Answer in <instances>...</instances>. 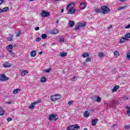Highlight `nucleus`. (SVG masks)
Here are the masks:
<instances>
[{
  "instance_id": "obj_1",
  "label": "nucleus",
  "mask_w": 130,
  "mask_h": 130,
  "mask_svg": "<svg viewBox=\"0 0 130 130\" xmlns=\"http://www.w3.org/2000/svg\"><path fill=\"white\" fill-rule=\"evenodd\" d=\"M95 13H101L102 14H108L109 12H110V9L108 7L102 6L100 9H94Z\"/></svg>"
},
{
  "instance_id": "obj_2",
  "label": "nucleus",
  "mask_w": 130,
  "mask_h": 130,
  "mask_svg": "<svg viewBox=\"0 0 130 130\" xmlns=\"http://www.w3.org/2000/svg\"><path fill=\"white\" fill-rule=\"evenodd\" d=\"M129 38H130V33L127 32L124 35V37L121 38L119 43H124V40H128Z\"/></svg>"
},
{
  "instance_id": "obj_3",
  "label": "nucleus",
  "mask_w": 130,
  "mask_h": 130,
  "mask_svg": "<svg viewBox=\"0 0 130 130\" xmlns=\"http://www.w3.org/2000/svg\"><path fill=\"white\" fill-rule=\"evenodd\" d=\"M48 119L50 121H52L53 119H54L55 121H56L58 119V117H57V115L56 114H51L49 115Z\"/></svg>"
},
{
  "instance_id": "obj_4",
  "label": "nucleus",
  "mask_w": 130,
  "mask_h": 130,
  "mask_svg": "<svg viewBox=\"0 0 130 130\" xmlns=\"http://www.w3.org/2000/svg\"><path fill=\"white\" fill-rule=\"evenodd\" d=\"M80 129V126L78 124L70 125L68 126L67 130H75Z\"/></svg>"
},
{
  "instance_id": "obj_5",
  "label": "nucleus",
  "mask_w": 130,
  "mask_h": 130,
  "mask_svg": "<svg viewBox=\"0 0 130 130\" xmlns=\"http://www.w3.org/2000/svg\"><path fill=\"white\" fill-rule=\"evenodd\" d=\"M61 98V95L60 94H56L51 96V100L53 102H55L58 99H60Z\"/></svg>"
},
{
  "instance_id": "obj_6",
  "label": "nucleus",
  "mask_w": 130,
  "mask_h": 130,
  "mask_svg": "<svg viewBox=\"0 0 130 130\" xmlns=\"http://www.w3.org/2000/svg\"><path fill=\"white\" fill-rule=\"evenodd\" d=\"M10 78L9 77L6 76L5 74H2L0 76V81H9Z\"/></svg>"
},
{
  "instance_id": "obj_7",
  "label": "nucleus",
  "mask_w": 130,
  "mask_h": 130,
  "mask_svg": "<svg viewBox=\"0 0 130 130\" xmlns=\"http://www.w3.org/2000/svg\"><path fill=\"white\" fill-rule=\"evenodd\" d=\"M41 15L44 18H46V17H49V15H50V13L47 12L45 11H43Z\"/></svg>"
},
{
  "instance_id": "obj_8",
  "label": "nucleus",
  "mask_w": 130,
  "mask_h": 130,
  "mask_svg": "<svg viewBox=\"0 0 130 130\" xmlns=\"http://www.w3.org/2000/svg\"><path fill=\"white\" fill-rule=\"evenodd\" d=\"M67 11H68L67 14H75L77 10H76V9L73 8H71V9L69 8L68 10H67Z\"/></svg>"
},
{
  "instance_id": "obj_9",
  "label": "nucleus",
  "mask_w": 130,
  "mask_h": 130,
  "mask_svg": "<svg viewBox=\"0 0 130 130\" xmlns=\"http://www.w3.org/2000/svg\"><path fill=\"white\" fill-rule=\"evenodd\" d=\"M75 6V3H72L67 6V10H69V9H73Z\"/></svg>"
},
{
  "instance_id": "obj_10",
  "label": "nucleus",
  "mask_w": 130,
  "mask_h": 130,
  "mask_svg": "<svg viewBox=\"0 0 130 130\" xmlns=\"http://www.w3.org/2000/svg\"><path fill=\"white\" fill-rule=\"evenodd\" d=\"M118 102L117 101H113L112 102V104L111 105V107H114V106H116V105H118Z\"/></svg>"
},
{
  "instance_id": "obj_11",
  "label": "nucleus",
  "mask_w": 130,
  "mask_h": 130,
  "mask_svg": "<svg viewBox=\"0 0 130 130\" xmlns=\"http://www.w3.org/2000/svg\"><path fill=\"white\" fill-rule=\"evenodd\" d=\"M86 4L84 2H82L79 6L80 9H81V10H84V9H85V8H86Z\"/></svg>"
},
{
  "instance_id": "obj_12",
  "label": "nucleus",
  "mask_w": 130,
  "mask_h": 130,
  "mask_svg": "<svg viewBox=\"0 0 130 130\" xmlns=\"http://www.w3.org/2000/svg\"><path fill=\"white\" fill-rule=\"evenodd\" d=\"M77 25H79V26L81 28H85L86 27V22H83L82 23L79 22L77 23Z\"/></svg>"
},
{
  "instance_id": "obj_13",
  "label": "nucleus",
  "mask_w": 130,
  "mask_h": 130,
  "mask_svg": "<svg viewBox=\"0 0 130 130\" xmlns=\"http://www.w3.org/2000/svg\"><path fill=\"white\" fill-rule=\"evenodd\" d=\"M118 89H119V86L118 85L115 86L112 89L113 93H114V92H116L117 90H118Z\"/></svg>"
},
{
  "instance_id": "obj_14",
  "label": "nucleus",
  "mask_w": 130,
  "mask_h": 130,
  "mask_svg": "<svg viewBox=\"0 0 130 130\" xmlns=\"http://www.w3.org/2000/svg\"><path fill=\"white\" fill-rule=\"evenodd\" d=\"M67 55H68V53L67 52H60L59 54V56L61 57H64L65 56H67Z\"/></svg>"
},
{
  "instance_id": "obj_15",
  "label": "nucleus",
  "mask_w": 130,
  "mask_h": 130,
  "mask_svg": "<svg viewBox=\"0 0 130 130\" xmlns=\"http://www.w3.org/2000/svg\"><path fill=\"white\" fill-rule=\"evenodd\" d=\"M6 49L8 51H11V50L13 49V45H9V46H7Z\"/></svg>"
},
{
  "instance_id": "obj_16",
  "label": "nucleus",
  "mask_w": 130,
  "mask_h": 130,
  "mask_svg": "<svg viewBox=\"0 0 130 130\" xmlns=\"http://www.w3.org/2000/svg\"><path fill=\"white\" fill-rule=\"evenodd\" d=\"M37 54V52L36 51H32L30 52V55L32 56V57H35V56H36V54Z\"/></svg>"
},
{
  "instance_id": "obj_17",
  "label": "nucleus",
  "mask_w": 130,
  "mask_h": 130,
  "mask_svg": "<svg viewBox=\"0 0 130 130\" xmlns=\"http://www.w3.org/2000/svg\"><path fill=\"white\" fill-rule=\"evenodd\" d=\"M98 120H99V119H94L92 121V125H96V123H97V122L98 121Z\"/></svg>"
},
{
  "instance_id": "obj_18",
  "label": "nucleus",
  "mask_w": 130,
  "mask_h": 130,
  "mask_svg": "<svg viewBox=\"0 0 130 130\" xmlns=\"http://www.w3.org/2000/svg\"><path fill=\"white\" fill-rule=\"evenodd\" d=\"M84 117H89V115H90V113L87 111L84 112L83 114Z\"/></svg>"
},
{
  "instance_id": "obj_19",
  "label": "nucleus",
  "mask_w": 130,
  "mask_h": 130,
  "mask_svg": "<svg viewBox=\"0 0 130 130\" xmlns=\"http://www.w3.org/2000/svg\"><path fill=\"white\" fill-rule=\"evenodd\" d=\"M3 67L4 68H10L11 67V64L9 62H6L5 63L3 64Z\"/></svg>"
},
{
  "instance_id": "obj_20",
  "label": "nucleus",
  "mask_w": 130,
  "mask_h": 130,
  "mask_svg": "<svg viewBox=\"0 0 130 130\" xmlns=\"http://www.w3.org/2000/svg\"><path fill=\"white\" fill-rule=\"evenodd\" d=\"M41 83H45L46 82V77H43L41 79Z\"/></svg>"
},
{
  "instance_id": "obj_21",
  "label": "nucleus",
  "mask_w": 130,
  "mask_h": 130,
  "mask_svg": "<svg viewBox=\"0 0 130 130\" xmlns=\"http://www.w3.org/2000/svg\"><path fill=\"white\" fill-rule=\"evenodd\" d=\"M20 91H21V89L20 88L14 89L13 91V94H17L18 92H20Z\"/></svg>"
},
{
  "instance_id": "obj_22",
  "label": "nucleus",
  "mask_w": 130,
  "mask_h": 130,
  "mask_svg": "<svg viewBox=\"0 0 130 130\" xmlns=\"http://www.w3.org/2000/svg\"><path fill=\"white\" fill-rule=\"evenodd\" d=\"M69 26L70 27H74L75 26V22L73 21H70L69 22Z\"/></svg>"
},
{
  "instance_id": "obj_23",
  "label": "nucleus",
  "mask_w": 130,
  "mask_h": 130,
  "mask_svg": "<svg viewBox=\"0 0 130 130\" xmlns=\"http://www.w3.org/2000/svg\"><path fill=\"white\" fill-rule=\"evenodd\" d=\"M52 34H58V30L57 29H53L51 31Z\"/></svg>"
},
{
  "instance_id": "obj_24",
  "label": "nucleus",
  "mask_w": 130,
  "mask_h": 130,
  "mask_svg": "<svg viewBox=\"0 0 130 130\" xmlns=\"http://www.w3.org/2000/svg\"><path fill=\"white\" fill-rule=\"evenodd\" d=\"M82 56H83V57H89V56H90V55L88 53H84L82 55Z\"/></svg>"
},
{
  "instance_id": "obj_25",
  "label": "nucleus",
  "mask_w": 130,
  "mask_h": 130,
  "mask_svg": "<svg viewBox=\"0 0 130 130\" xmlns=\"http://www.w3.org/2000/svg\"><path fill=\"white\" fill-rule=\"evenodd\" d=\"M41 37L42 39H46V38H47V35L43 34L42 35Z\"/></svg>"
},
{
  "instance_id": "obj_26",
  "label": "nucleus",
  "mask_w": 130,
  "mask_h": 130,
  "mask_svg": "<svg viewBox=\"0 0 130 130\" xmlns=\"http://www.w3.org/2000/svg\"><path fill=\"white\" fill-rule=\"evenodd\" d=\"M99 57L101 58V57H104L105 55H104V53L101 52L99 53Z\"/></svg>"
},
{
  "instance_id": "obj_27",
  "label": "nucleus",
  "mask_w": 130,
  "mask_h": 130,
  "mask_svg": "<svg viewBox=\"0 0 130 130\" xmlns=\"http://www.w3.org/2000/svg\"><path fill=\"white\" fill-rule=\"evenodd\" d=\"M27 73H28V71H27L26 70L22 71L21 72V76H22V77H24V76H25V75H26V74H27Z\"/></svg>"
},
{
  "instance_id": "obj_28",
  "label": "nucleus",
  "mask_w": 130,
  "mask_h": 130,
  "mask_svg": "<svg viewBox=\"0 0 130 130\" xmlns=\"http://www.w3.org/2000/svg\"><path fill=\"white\" fill-rule=\"evenodd\" d=\"M5 114V111L2 110V107H0V115H4Z\"/></svg>"
},
{
  "instance_id": "obj_29",
  "label": "nucleus",
  "mask_w": 130,
  "mask_h": 130,
  "mask_svg": "<svg viewBox=\"0 0 130 130\" xmlns=\"http://www.w3.org/2000/svg\"><path fill=\"white\" fill-rule=\"evenodd\" d=\"M114 55L115 56H119V52L117 51H115L114 52Z\"/></svg>"
},
{
  "instance_id": "obj_30",
  "label": "nucleus",
  "mask_w": 130,
  "mask_h": 130,
  "mask_svg": "<svg viewBox=\"0 0 130 130\" xmlns=\"http://www.w3.org/2000/svg\"><path fill=\"white\" fill-rule=\"evenodd\" d=\"M38 103H41V100H38L37 102L32 103V104L33 105H36Z\"/></svg>"
},
{
  "instance_id": "obj_31",
  "label": "nucleus",
  "mask_w": 130,
  "mask_h": 130,
  "mask_svg": "<svg viewBox=\"0 0 130 130\" xmlns=\"http://www.w3.org/2000/svg\"><path fill=\"white\" fill-rule=\"evenodd\" d=\"M3 12H9V7H5L3 8Z\"/></svg>"
},
{
  "instance_id": "obj_32",
  "label": "nucleus",
  "mask_w": 130,
  "mask_h": 130,
  "mask_svg": "<svg viewBox=\"0 0 130 130\" xmlns=\"http://www.w3.org/2000/svg\"><path fill=\"white\" fill-rule=\"evenodd\" d=\"M96 102L100 103L101 102V98L99 96L96 97Z\"/></svg>"
},
{
  "instance_id": "obj_33",
  "label": "nucleus",
  "mask_w": 130,
  "mask_h": 130,
  "mask_svg": "<svg viewBox=\"0 0 130 130\" xmlns=\"http://www.w3.org/2000/svg\"><path fill=\"white\" fill-rule=\"evenodd\" d=\"M14 38V36H12L9 38H8L7 39H8V41H13V39Z\"/></svg>"
},
{
  "instance_id": "obj_34",
  "label": "nucleus",
  "mask_w": 130,
  "mask_h": 130,
  "mask_svg": "<svg viewBox=\"0 0 130 130\" xmlns=\"http://www.w3.org/2000/svg\"><path fill=\"white\" fill-rule=\"evenodd\" d=\"M34 107H35V106H34L32 104H31V105H30L29 106V109H34Z\"/></svg>"
},
{
  "instance_id": "obj_35",
  "label": "nucleus",
  "mask_w": 130,
  "mask_h": 130,
  "mask_svg": "<svg viewBox=\"0 0 130 130\" xmlns=\"http://www.w3.org/2000/svg\"><path fill=\"white\" fill-rule=\"evenodd\" d=\"M51 71V68H49V69L44 70V72L45 73H50Z\"/></svg>"
},
{
  "instance_id": "obj_36",
  "label": "nucleus",
  "mask_w": 130,
  "mask_h": 130,
  "mask_svg": "<svg viewBox=\"0 0 130 130\" xmlns=\"http://www.w3.org/2000/svg\"><path fill=\"white\" fill-rule=\"evenodd\" d=\"M124 129H129L130 128V124L129 125H125L124 127Z\"/></svg>"
},
{
  "instance_id": "obj_37",
  "label": "nucleus",
  "mask_w": 130,
  "mask_h": 130,
  "mask_svg": "<svg viewBox=\"0 0 130 130\" xmlns=\"http://www.w3.org/2000/svg\"><path fill=\"white\" fill-rule=\"evenodd\" d=\"M80 26L79 25H78V26H75L74 30H80Z\"/></svg>"
},
{
  "instance_id": "obj_38",
  "label": "nucleus",
  "mask_w": 130,
  "mask_h": 130,
  "mask_svg": "<svg viewBox=\"0 0 130 130\" xmlns=\"http://www.w3.org/2000/svg\"><path fill=\"white\" fill-rule=\"evenodd\" d=\"M78 80V77H74L73 78V79L71 80L72 82H75V81H77Z\"/></svg>"
},
{
  "instance_id": "obj_39",
  "label": "nucleus",
  "mask_w": 130,
  "mask_h": 130,
  "mask_svg": "<svg viewBox=\"0 0 130 130\" xmlns=\"http://www.w3.org/2000/svg\"><path fill=\"white\" fill-rule=\"evenodd\" d=\"M74 104V101H70L68 102L69 105H73Z\"/></svg>"
},
{
  "instance_id": "obj_40",
  "label": "nucleus",
  "mask_w": 130,
  "mask_h": 130,
  "mask_svg": "<svg viewBox=\"0 0 130 130\" xmlns=\"http://www.w3.org/2000/svg\"><path fill=\"white\" fill-rule=\"evenodd\" d=\"M59 43H61V42H64V39L63 38H60L59 40Z\"/></svg>"
},
{
  "instance_id": "obj_41",
  "label": "nucleus",
  "mask_w": 130,
  "mask_h": 130,
  "mask_svg": "<svg viewBox=\"0 0 130 130\" xmlns=\"http://www.w3.org/2000/svg\"><path fill=\"white\" fill-rule=\"evenodd\" d=\"M36 41L37 42H39L40 41H41V38H37L36 40Z\"/></svg>"
},
{
  "instance_id": "obj_42",
  "label": "nucleus",
  "mask_w": 130,
  "mask_h": 130,
  "mask_svg": "<svg viewBox=\"0 0 130 130\" xmlns=\"http://www.w3.org/2000/svg\"><path fill=\"white\" fill-rule=\"evenodd\" d=\"M20 34H21V31H18L16 34V37H19Z\"/></svg>"
},
{
  "instance_id": "obj_43",
  "label": "nucleus",
  "mask_w": 130,
  "mask_h": 130,
  "mask_svg": "<svg viewBox=\"0 0 130 130\" xmlns=\"http://www.w3.org/2000/svg\"><path fill=\"white\" fill-rule=\"evenodd\" d=\"M86 62H88L89 61H91V58L90 57H87L86 59Z\"/></svg>"
},
{
  "instance_id": "obj_44",
  "label": "nucleus",
  "mask_w": 130,
  "mask_h": 130,
  "mask_svg": "<svg viewBox=\"0 0 130 130\" xmlns=\"http://www.w3.org/2000/svg\"><path fill=\"white\" fill-rule=\"evenodd\" d=\"M123 9H125V7H119L118 9V11H121V10H123Z\"/></svg>"
},
{
  "instance_id": "obj_45",
  "label": "nucleus",
  "mask_w": 130,
  "mask_h": 130,
  "mask_svg": "<svg viewBox=\"0 0 130 130\" xmlns=\"http://www.w3.org/2000/svg\"><path fill=\"white\" fill-rule=\"evenodd\" d=\"M5 3V0H0V6Z\"/></svg>"
},
{
  "instance_id": "obj_46",
  "label": "nucleus",
  "mask_w": 130,
  "mask_h": 130,
  "mask_svg": "<svg viewBox=\"0 0 130 130\" xmlns=\"http://www.w3.org/2000/svg\"><path fill=\"white\" fill-rule=\"evenodd\" d=\"M127 114L128 115V116H130V110H128L127 111Z\"/></svg>"
},
{
  "instance_id": "obj_47",
  "label": "nucleus",
  "mask_w": 130,
  "mask_h": 130,
  "mask_svg": "<svg viewBox=\"0 0 130 130\" xmlns=\"http://www.w3.org/2000/svg\"><path fill=\"white\" fill-rule=\"evenodd\" d=\"M127 58H128L129 60H130V53L127 54Z\"/></svg>"
},
{
  "instance_id": "obj_48",
  "label": "nucleus",
  "mask_w": 130,
  "mask_h": 130,
  "mask_svg": "<svg viewBox=\"0 0 130 130\" xmlns=\"http://www.w3.org/2000/svg\"><path fill=\"white\" fill-rule=\"evenodd\" d=\"M11 120H12V118H9L7 119V121L8 122H10V121H11Z\"/></svg>"
},
{
  "instance_id": "obj_49",
  "label": "nucleus",
  "mask_w": 130,
  "mask_h": 130,
  "mask_svg": "<svg viewBox=\"0 0 130 130\" xmlns=\"http://www.w3.org/2000/svg\"><path fill=\"white\" fill-rule=\"evenodd\" d=\"M35 30H36V31H38V30H39V26L36 27L35 28Z\"/></svg>"
},
{
  "instance_id": "obj_50",
  "label": "nucleus",
  "mask_w": 130,
  "mask_h": 130,
  "mask_svg": "<svg viewBox=\"0 0 130 130\" xmlns=\"http://www.w3.org/2000/svg\"><path fill=\"white\" fill-rule=\"evenodd\" d=\"M6 103H7V104L10 105V104H12V103H13V102H6Z\"/></svg>"
},
{
  "instance_id": "obj_51",
  "label": "nucleus",
  "mask_w": 130,
  "mask_h": 130,
  "mask_svg": "<svg viewBox=\"0 0 130 130\" xmlns=\"http://www.w3.org/2000/svg\"><path fill=\"white\" fill-rule=\"evenodd\" d=\"M9 53H10V54L11 55L14 53V52L12 50H11V51H9Z\"/></svg>"
},
{
  "instance_id": "obj_52",
  "label": "nucleus",
  "mask_w": 130,
  "mask_h": 130,
  "mask_svg": "<svg viewBox=\"0 0 130 130\" xmlns=\"http://www.w3.org/2000/svg\"><path fill=\"white\" fill-rule=\"evenodd\" d=\"M11 55L13 57H15V56H16V54H15L14 53H13Z\"/></svg>"
},
{
  "instance_id": "obj_53",
  "label": "nucleus",
  "mask_w": 130,
  "mask_h": 130,
  "mask_svg": "<svg viewBox=\"0 0 130 130\" xmlns=\"http://www.w3.org/2000/svg\"><path fill=\"white\" fill-rule=\"evenodd\" d=\"M4 13L3 9H0V13Z\"/></svg>"
},
{
  "instance_id": "obj_54",
  "label": "nucleus",
  "mask_w": 130,
  "mask_h": 130,
  "mask_svg": "<svg viewBox=\"0 0 130 130\" xmlns=\"http://www.w3.org/2000/svg\"><path fill=\"white\" fill-rule=\"evenodd\" d=\"M43 45V46H46V43H44Z\"/></svg>"
},
{
  "instance_id": "obj_55",
  "label": "nucleus",
  "mask_w": 130,
  "mask_h": 130,
  "mask_svg": "<svg viewBox=\"0 0 130 130\" xmlns=\"http://www.w3.org/2000/svg\"><path fill=\"white\" fill-rule=\"evenodd\" d=\"M112 28V25H110L109 27H108V29H111Z\"/></svg>"
},
{
  "instance_id": "obj_56",
  "label": "nucleus",
  "mask_w": 130,
  "mask_h": 130,
  "mask_svg": "<svg viewBox=\"0 0 130 130\" xmlns=\"http://www.w3.org/2000/svg\"><path fill=\"white\" fill-rule=\"evenodd\" d=\"M13 47H17V45L16 44H14L13 45Z\"/></svg>"
},
{
  "instance_id": "obj_57",
  "label": "nucleus",
  "mask_w": 130,
  "mask_h": 130,
  "mask_svg": "<svg viewBox=\"0 0 130 130\" xmlns=\"http://www.w3.org/2000/svg\"><path fill=\"white\" fill-rule=\"evenodd\" d=\"M61 13H63V9H62L61 10Z\"/></svg>"
},
{
  "instance_id": "obj_58",
  "label": "nucleus",
  "mask_w": 130,
  "mask_h": 130,
  "mask_svg": "<svg viewBox=\"0 0 130 130\" xmlns=\"http://www.w3.org/2000/svg\"><path fill=\"white\" fill-rule=\"evenodd\" d=\"M119 1H120V2H125V0H119Z\"/></svg>"
},
{
  "instance_id": "obj_59",
  "label": "nucleus",
  "mask_w": 130,
  "mask_h": 130,
  "mask_svg": "<svg viewBox=\"0 0 130 130\" xmlns=\"http://www.w3.org/2000/svg\"><path fill=\"white\" fill-rule=\"evenodd\" d=\"M54 45H55V43H53V44H52V46H54Z\"/></svg>"
},
{
  "instance_id": "obj_60",
  "label": "nucleus",
  "mask_w": 130,
  "mask_h": 130,
  "mask_svg": "<svg viewBox=\"0 0 130 130\" xmlns=\"http://www.w3.org/2000/svg\"><path fill=\"white\" fill-rule=\"evenodd\" d=\"M55 2H59V1H62V0H55Z\"/></svg>"
},
{
  "instance_id": "obj_61",
  "label": "nucleus",
  "mask_w": 130,
  "mask_h": 130,
  "mask_svg": "<svg viewBox=\"0 0 130 130\" xmlns=\"http://www.w3.org/2000/svg\"><path fill=\"white\" fill-rule=\"evenodd\" d=\"M43 52H40L39 54H42Z\"/></svg>"
},
{
  "instance_id": "obj_62",
  "label": "nucleus",
  "mask_w": 130,
  "mask_h": 130,
  "mask_svg": "<svg viewBox=\"0 0 130 130\" xmlns=\"http://www.w3.org/2000/svg\"><path fill=\"white\" fill-rule=\"evenodd\" d=\"M34 1H36V0H29V2H34Z\"/></svg>"
},
{
  "instance_id": "obj_63",
  "label": "nucleus",
  "mask_w": 130,
  "mask_h": 130,
  "mask_svg": "<svg viewBox=\"0 0 130 130\" xmlns=\"http://www.w3.org/2000/svg\"><path fill=\"white\" fill-rule=\"evenodd\" d=\"M126 108H127V109H130L129 107H127Z\"/></svg>"
},
{
  "instance_id": "obj_64",
  "label": "nucleus",
  "mask_w": 130,
  "mask_h": 130,
  "mask_svg": "<svg viewBox=\"0 0 130 130\" xmlns=\"http://www.w3.org/2000/svg\"><path fill=\"white\" fill-rule=\"evenodd\" d=\"M83 130H88V128H85Z\"/></svg>"
}]
</instances>
